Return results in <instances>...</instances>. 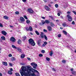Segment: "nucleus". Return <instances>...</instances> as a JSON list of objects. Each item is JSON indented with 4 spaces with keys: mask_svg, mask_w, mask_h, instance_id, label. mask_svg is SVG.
I'll return each mask as SVG.
<instances>
[{
    "mask_svg": "<svg viewBox=\"0 0 76 76\" xmlns=\"http://www.w3.org/2000/svg\"><path fill=\"white\" fill-rule=\"evenodd\" d=\"M28 41L29 42V43L32 46H35V42H34V39H29Z\"/></svg>",
    "mask_w": 76,
    "mask_h": 76,
    "instance_id": "obj_1",
    "label": "nucleus"
},
{
    "mask_svg": "<svg viewBox=\"0 0 76 76\" xmlns=\"http://www.w3.org/2000/svg\"><path fill=\"white\" fill-rule=\"evenodd\" d=\"M20 23H23V22H25V18L23 17H20Z\"/></svg>",
    "mask_w": 76,
    "mask_h": 76,
    "instance_id": "obj_2",
    "label": "nucleus"
},
{
    "mask_svg": "<svg viewBox=\"0 0 76 76\" xmlns=\"http://www.w3.org/2000/svg\"><path fill=\"white\" fill-rule=\"evenodd\" d=\"M67 17L68 18V20L69 22L72 21V18L70 16V15H67Z\"/></svg>",
    "mask_w": 76,
    "mask_h": 76,
    "instance_id": "obj_3",
    "label": "nucleus"
},
{
    "mask_svg": "<svg viewBox=\"0 0 76 76\" xmlns=\"http://www.w3.org/2000/svg\"><path fill=\"white\" fill-rule=\"evenodd\" d=\"M10 40L12 42H15L16 41V39L13 37H11L10 39Z\"/></svg>",
    "mask_w": 76,
    "mask_h": 76,
    "instance_id": "obj_4",
    "label": "nucleus"
},
{
    "mask_svg": "<svg viewBox=\"0 0 76 76\" xmlns=\"http://www.w3.org/2000/svg\"><path fill=\"white\" fill-rule=\"evenodd\" d=\"M28 12L30 13H34V11L32 10L31 9H29L28 10Z\"/></svg>",
    "mask_w": 76,
    "mask_h": 76,
    "instance_id": "obj_5",
    "label": "nucleus"
},
{
    "mask_svg": "<svg viewBox=\"0 0 76 76\" xmlns=\"http://www.w3.org/2000/svg\"><path fill=\"white\" fill-rule=\"evenodd\" d=\"M49 31H52V28L50 26H48L47 27Z\"/></svg>",
    "mask_w": 76,
    "mask_h": 76,
    "instance_id": "obj_6",
    "label": "nucleus"
},
{
    "mask_svg": "<svg viewBox=\"0 0 76 76\" xmlns=\"http://www.w3.org/2000/svg\"><path fill=\"white\" fill-rule=\"evenodd\" d=\"M45 8L48 11H50V8L47 6H45Z\"/></svg>",
    "mask_w": 76,
    "mask_h": 76,
    "instance_id": "obj_7",
    "label": "nucleus"
},
{
    "mask_svg": "<svg viewBox=\"0 0 76 76\" xmlns=\"http://www.w3.org/2000/svg\"><path fill=\"white\" fill-rule=\"evenodd\" d=\"M1 33L4 35H7V33L6 32V31H1Z\"/></svg>",
    "mask_w": 76,
    "mask_h": 76,
    "instance_id": "obj_8",
    "label": "nucleus"
},
{
    "mask_svg": "<svg viewBox=\"0 0 76 76\" xmlns=\"http://www.w3.org/2000/svg\"><path fill=\"white\" fill-rule=\"evenodd\" d=\"M2 64H3V65H4V66H7V62L3 61L2 62Z\"/></svg>",
    "mask_w": 76,
    "mask_h": 76,
    "instance_id": "obj_9",
    "label": "nucleus"
},
{
    "mask_svg": "<svg viewBox=\"0 0 76 76\" xmlns=\"http://www.w3.org/2000/svg\"><path fill=\"white\" fill-rule=\"evenodd\" d=\"M40 36H41V37L42 38H44V33L41 32L40 34Z\"/></svg>",
    "mask_w": 76,
    "mask_h": 76,
    "instance_id": "obj_10",
    "label": "nucleus"
},
{
    "mask_svg": "<svg viewBox=\"0 0 76 76\" xmlns=\"http://www.w3.org/2000/svg\"><path fill=\"white\" fill-rule=\"evenodd\" d=\"M45 23L48 24V23H50V21L48 20H45Z\"/></svg>",
    "mask_w": 76,
    "mask_h": 76,
    "instance_id": "obj_11",
    "label": "nucleus"
},
{
    "mask_svg": "<svg viewBox=\"0 0 76 76\" xmlns=\"http://www.w3.org/2000/svg\"><path fill=\"white\" fill-rule=\"evenodd\" d=\"M25 56L24 54H22L21 55V58H25Z\"/></svg>",
    "mask_w": 76,
    "mask_h": 76,
    "instance_id": "obj_12",
    "label": "nucleus"
},
{
    "mask_svg": "<svg viewBox=\"0 0 76 76\" xmlns=\"http://www.w3.org/2000/svg\"><path fill=\"white\" fill-rule=\"evenodd\" d=\"M17 49L18 51H19L20 53H22V52H21V49H20L18 47L17 48Z\"/></svg>",
    "mask_w": 76,
    "mask_h": 76,
    "instance_id": "obj_13",
    "label": "nucleus"
},
{
    "mask_svg": "<svg viewBox=\"0 0 76 76\" xmlns=\"http://www.w3.org/2000/svg\"><path fill=\"white\" fill-rule=\"evenodd\" d=\"M50 54V56H52L53 54V50H51Z\"/></svg>",
    "mask_w": 76,
    "mask_h": 76,
    "instance_id": "obj_14",
    "label": "nucleus"
},
{
    "mask_svg": "<svg viewBox=\"0 0 76 76\" xmlns=\"http://www.w3.org/2000/svg\"><path fill=\"white\" fill-rule=\"evenodd\" d=\"M35 33L37 35H39V33L37 31H35Z\"/></svg>",
    "mask_w": 76,
    "mask_h": 76,
    "instance_id": "obj_15",
    "label": "nucleus"
},
{
    "mask_svg": "<svg viewBox=\"0 0 76 76\" xmlns=\"http://www.w3.org/2000/svg\"><path fill=\"white\" fill-rule=\"evenodd\" d=\"M26 23L28 24H29L31 23V21L29 20H27L26 21Z\"/></svg>",
    "mask_w": 76,
    "mask_h": 76,
    "instance_id": "obj_16",
    "label": "nucleus"
},
{
    "mask_svg": "<svg viewBox=\"0 0 76 76\" xmlns=\"http://www.w3.org/2000/svg\"><path fill=\"white\" fill-rule=\"evenodd\" d=\"M1 38L2 40H4L5 39H6L5 38V37L4 36H2L1 37Z\"/></svg>",
    "mask_w": 76,
    "mask_h": 76,
    "instance_id": "obj_17",
    "label": "nucleus"
},
{
    "mask_svg": "<svg viewBox=\"0 0 76 76\" xmlns=\"http://www.w3.org/2000/svg\"><path fill=\"white\" fill-rule=\"evenodd\" d=\"M23 41H25L26 39V37L25 36H23Z\"/></svg>",
    "mask_w": 76,
    "mask_h": 76,
    "instance_id": "obj_18",
    "label": "nucleus"
},
{
    "mask_svg": "<svg viewBox=\"0 0 76 76\" xmlns=\"http://www.w3.org/2000/svg\"><path fill=\"white\" fill-rule=\"evenodd\" d=\"M76 72L75 71H72V75H76Z\"/></svg>",
    "mask_w": 76,
    "mask_h": 76,
    "instance_id": "obj_19",
    "label": "nucleus"
},
{
    "mask_svg": "<svg viewBox=\"0 0 76 76\" xmlns=\"http://www.w3.org/2000/svg\"><path fill=\"white\" fill-rule=\"evenodd\" d=\"M8 73L10 75H12V71H9L8 72Z\"/></svg>",
    "mask_w": 76,
    "mask_h": 76,
    "instance_id": "obj_20",
    "label": "nucleus"
},
{
    "mask_svg": "<svg viewBox=\"0 0 76 76\" xmlns=\"http://www.w3.org/2000/svg\"><path fill=\"white\" fill-rule=\"evenodd\" d=\"M4 19H7L9 18H8V17L7 16H4Z\"/></svg>",
    "mask_w": 76,
    "mask_h": 76,
    "instance_id": "obj_21",
    "label": "nucleus"
},
{
    "mask_svg": "<svg viewBox=\"0 0 76 76\" xmlns=\"http://www.w3.org/2000/svg\"><path fill=\"white\" fill-rule=\"evenodd\" d=\"M12 48H15V49H17V48L13 45H12Z\"/></svg>",
    "mask_w": 76,
    "mask_h": 76,
    "instance_id": "obj_22",
    "label": "nucleus"
},
{
    "mask_svg": "<svg viewBox=\"0 0 76 76\" xmlns=\"http://www.w3.org/2000/svg\"><path fill=\"white\" fill-rule=\"evenodd\" d=\"M50 24L51 26H52V27L54 26H55L54 23H53L52 22L50 23Z\"/></svg>",
    "mask_w": 76,
    "mask_h": 76,
    "instance_id": "obj_23",
    "label": "nucleus"
},
{
    "mask_svg": "<svg viewBox=\"0 0 76 76\" xmlns=\"http://www.w3.org/2000/svg\"><path fill=\"white\" fill-rule=\"evenodd\" d=\"M37 43L38 45H39V44H40V43H41V40H39L37 41Z\"/></svg>",
    "mask_w": 76,
    "mask_h": 76,
    "instance_id": "obj_24",
    "label": "nucleus"
},
{
    "mask_svg": "<svg viewBox=\"0 0 76 76\" xmlns=\"http://www.w3.org/2000/svg\"><path fill=\"white\" fill-rule=\"evenodd\" d=\"M62 25L63 26L65 27V26H66V23H62Z\"/></svg>",
    "mask_w": 76,
    "mask_h": 76,
    "instance_id": "obj_25",
    "label": "nucleus"
},
{
    "mask_svg": "<svg viewBox=\"0 0 76 76\" xmlns=\"http://www.w3.org/2000/svg\"><path fill=\"white\" fill-rule=\"evenodd\" d=\"M15 60V58L14 57H12L11 58V60L12 61H14V60Z\"/></svg>",
    "mask_w": 76,
    "mask_h": 76,
    "instance_id": "obj_26",
    "label": "nucleus"
},
{
    "mask_svg": "<svg viewBox=\"0 0 76 76\" xmlns=\"http://www.w3.org/2000/svg\"><path fill=\"white\" fill-rule=\"evenodd\" d=\"M20 43H21V40H20V39H19L18 41V44H20Z\"/></svg>",
    "mask_w": 76,
    "mask_h": 76,
    "instance_id": "obj_27",
    "label": "nucleus"
},
{
    "mask_svg": "<svg viewBox=\"0 0 76 76\" xmlns=\"http://www.w3.org/2000/svg\"><path fill=\"white\" fill-rule=\"evenodd\" d=\"M15 75L16 76H20V75H19V74L18 73H15Z\"/></svg>",
    "mask_w": 76,
    "mask_h": 76,
    "instance_id": "obj_28",
    "label": "nucleus"
},
{
    "mask_svg": "<svg viewBox=\"0 0 76 76\" xmlns=\"http://www.w3.org/2000/svg\"><path fill=\"white\" fill-rule=\"evenodd\" d=\"M63 32L65 34V35H67V32L66 31H63Z\"/></svg>",
    "mask_w": 76,
    "mask_h": 76,
    "instance_id": "obj_29",
    "label": "nucleus"
},
{
    "mask_svg": "<svg viewBox=\"0 0 76 76\" xmlns=\"http://www.w3.org/2000/svg\"><path fill=\"white\" fill-rule=\"evenodd\" d=\"M29 29L30 31H32V27L30 26L29 27Z\"/></svg>",
    "mask_w": 76,
    "mask_h": 76,
    "instance_id": "obj_30",
    "label": "nucleus"
},
{
    "mask_svg": "<svg viewBox=\"0 0 76 76\" xmlns=\"http://www.w3.org/2000/svg\"><path fill=\"white\" fill-rule=\"evenodd\" d=\"M16 15H19V12L18 11H16L15 12Z\"/></svg>",
    "mask_w": 76,
    "mask_h": 76,
    "instance_id": "obj_31",
    "label": "nucleus"
},
{
    "mask_svg": "<svg viewBox=\"0 0 76 76\" xmlns=\"http://www.w3.org/2000/svg\"><path fill=\"white\" fill-rule=\"evenodd\" d=\"M44 38H45V39L46 40H47V37L46 35H44Z\"/></svg>",
    "mask_w": 76,
    "mask_h": 76,
    "instance_id": "obj_32",
    "label": "nucleus"
},
{
    "mask_svg": "<svg viewBox=\"0 0 76 76\" xmlns=\"http://www.w3.org/2000/svg\"><path fill=\"white\" fill-rule=\"evenodd\" d=\"M26 31H28L29 29V28H28V27H26Z\"/></svg>",
    "mask_w": 76,
    "mask_h": 76,
    "instance_id": "obj_33",
    "label": "nucleus"
},
{
    "mask_svg": "<svg viewBox=\"0 0 76 76\" xmlns=\"http://www.w3.org/2000/svg\"><path fill=\"white\" fill-rule=\"evenodd\" d=\"M34 64H35V63L34 62L31 63V66H34Z\"/></svg>",
    "mask_w": 76,
    "mask_h": 76,
    "instance_id": "obj_34",
    "label": "nucleus"
},
{
    "mask_svg": "<svg viewBox=\"0 0 76 76\" xmlns=\"http://www.w3.org/2000/svg\"><path fill=\"white\" fill-rule=\"evenodd\" d=\"M55 6L56 8H58V4H56L55 5Z\"/></svg>",
    "mask_w": 76,
    "mask_h": 76,
    "instance_id": "obj_35",
    "label": "nucleus"
},
{
    "mask_svg": "<svg viewBox=\"0 0 76 76\" xmlns=\"http://www.w3.org/2000/svg\"><path fill=\"white\" fill-rule=\"evenodd\" d=\"M45 51L44 50H42L41 51V53H45Z\"/></svg>",
    "mask_w": 76,
    "mask_h": 76,
    "instance_id": "obj_36",
    "label": "nucleus"
},
{
    "mask_svg": "<svg viewBox=\"0 0 76 76\" xmlns=\"http://www.w3.org/2000/svg\"><path fill=\"white\" fill-rule=\"evenodd\" d=\"M39 56L40 57H42L43 56V55L41 54H39Z\"/></svg>",
    "mask_w": 76,
    "mask_h": 76,
    "instance_id": "obj_37",
    "label": "nucleus"
},
{
    "mask_svg": "<svg viewBox=\"0 0 76 76\" xmlns=\"http://www.w3.org/2000/svg\"><path fill=\"white\" fill-rule=\"evenodd\" d=\"M46 59H47V61H50V59L49 58L47 57L46 58Z\"/></svg>",
    "mask_w": 76,
    "mask_h": 76,
    "instance_id": "obj_38",
    "label": "nucleus"
},
{
    "mask_svg": "<svg viewBox=\"0 0 76 76\" xmlns=\"http://www.w3.org/2000/svg\"><path fill=\"white\" fill-rule=\"evenodd\" d=\"M66 61L65 60H63L62 61V63H66Z\"/></svg>",
    "mask_w": 76,
    "mask_h": 76,
    "instance_id": "obj_39",
    "label": "nucleus"
},
{
    "mask_svg": "<svg viewBox=\"0 0 76 76\" xmlns=\"http://www.w3.org/2000/svg\"><path fill=\"white\" fill-rule=\"evenodd\" d=\"M42 25H44V24L45 23V22H44V21L43 20H42Z\"/></svg>",
    "mask_w": 76,
    "mask_h": 76,
    "instance_id": "obj_40",
    "label": "nucleus"
},
{
    "mask_svg": "<svg viewBox=\"0 0 76 76\" xmlns=\"http://www.w3.org/2000/svg\"><path fill=\"white\" fill-rule=\"evenodd\" d=\"M43 31L44 32H47V30L45 29H44Z\"/></svg>",
    "mask_w": 76,
    "mask_h": 76,
    "instance_id": "obj_41",
    "label": "nucleus"
},
{
    "mask_svg": "<svg viewBox=\"0 0 76 76\" xmlns=\"http://www.w3.org/2000/svg\"><path fill=\"white\" fill-rule=\"evenodd\" d=\"M24 18L26 19H28V18H27V17H26V15H24Z\"/></svg>",
    "mask_w": 76,
    "mask_h": 76,
    "instance_id": "obj_42",
    "label": "nucleus"
},
{
    "mask_svg": "<svg viewBox=\"0 0 76 76\" xmlns=\"http://www.w3.org/2000/svg\"><path fill=\"white\" fill-rule=\"evenodd\" d=\"M61 13V12H60L59 13H58L57 14V15H58V16H60V13Z\"/></svg>",
    "mask_w": 76,
    "mask_h": 76,
    "instance_id": "obj_43",
    "label": "nucleus"
},
{
    "mask_svg": "<svg viewBox=\"0 0 76 76\" xmlns=\"http://www.w3.org/2000/svg\"><path fill=\"white\" fill-rule=\"evenodd\" d=\"M22 1L24 2V3H26V0H22Z\"/></svg>",
    "mask_w": 76,
    "mask_h": 76,
    "instance_id": "obj_44",
    "label": "nucleus"
},
{
    "mask_svg": "<svg viewBox=\"0 0 76 76\" xmlns=\"http://www.w3.org/2000/svg\"><path fill=\"white\" fill-rule=\"evenodd\" d=\"M52 70L53 71H54V72H56V69H54V68H52Z\"/></svg>",
    "mask_w": 76,
    "mask_h": 76,
    "instance_id": "obj_45",
    "label": "nucleus"
},
{
    "mask_svg": "<svg viewBox=\"0 0 76 76\" xmlns=\"http://www.w3.org/2000/svg\"><path fill=\"white\" fill-rule=\"evenodd\" d=\"M72 12H73V13H74V14L75 15H76V12H75V11H72Z\"/></svg>",
    "mask_w": 76,
    "mask_h": 76,
    "instance_id": "obj_46",
    "label": "nucleus"
},
{
    "mask_svg": "<svg viewBox=\"0 0 76 76\" xmlns=\"http://www.w3.org/2000/svg\"><path fill=\"white\" fill-rule=\"evenodd\" d=\"M58 37L59 38H60L61 37V34H59L58 35Z\"/></svg>",
    "mask_w": 76,
    "mask_h": 76,
    "instance_id": "obj_47",
    "label": "nucleus"
},
{
    "mask_svg": "<svg viewBox=\"0 0 76 76\" xmlns=\"http://www.w3.org/2000/svg\"><path fill=\"white\" fill-rule=\"evenodd\" d=\"M44 44L46 45L47 44V42H44Z\"/></svg>",
    "mask_w": 76,
    "mask_h": 76,
    "instance_id": "obj_48",
    "label": "nucleus"
},
{
    "mask_svg": "<svg viewBox=\"0 0 76 76\" xmlns=\"http://www.w3.org/2000/svg\"><path fill=\"white\" fill-rule=\"evenodd\" d=\"M72 25H75V21H73L72 23Z\"/></svg>",
    "mask_w": 76,
    "mask_h": 76,
    "instance_id": "obj_49",
    "label": "nucleus"
},
{
    "mask_svg": "<svg viewBox=\"0 0 76 76\" xmlns=\"http://www.w3.org/2000/svg\"><path fill=\"white\" fill-rule=\"evenodd\" d=\"M9 64L10 66H12V64L11 63H9Z\"/></svg>",
    "mask_w": 76,
    "mask_h": 76,
    "instance_id": "obj_50",
    "label": "nucleus"
},
{
    "mask_svg": "<svg viewBox=\"0 0 76 76\" xmlns=\"http://www.w3.org/2000/svg\"><path fill=\"white\" fill-rule=\"evenodd\" d=\"M41 18H42V19H45V18L44 17H42Z\"/></svg>",
    "mask_w": 76,
    "mask_h": 76,
    "instance_id": "obj_51",
    "label": "nucleus"
},
{
    "mask_svg": "<svg viewBox=\"0 0 76 76\" xmlns=\"http://www.w3.org/2000/svg\"><path fill=\"white\" fill-rule=\"evenodd\" d=\"M33 68H34V69H37V66H34L33 67Z\"/></svg>",
    "mask_w": 76,
    "mask_h": 76,
    "instance_id": "obj_52",
    "label": "nucleus"
},
{
    "mask_svg": "<svg viewBox=\"0 0 76 76\" xmlns=\"http://www.w3.org/2000/svg\"><path fill=\"white\" fill-rule=\"evenodd\" d=\"M0 27H3V25H2V24L1 23H0Z\"/></svg>",
    "mask_w": 76,
    "mask_h": 76,
    "instance_id": "obj_53",
    "label": "nucleus"
},
{
    "mask_svg": "<svg viewBox=\"0 0 76 76\" xmlns=\"http://www.w3.org/2000/svg\"><path fill=\"white\" fill-rule=\"evenodd\" d=\"M34 66L36 67H37V64H35V63H34Z\"/></svg>",
    "mask_w": 76,
    "mask_h": 76,
    "instance_id": "obj_54",
    "label": "nucleus"
},
{
    "mask_svg": "<svg viewBox=\"0 0 76 76\" xmlns=\"http://www.w3.org/2000/svg\"><path fill=\"white\" fill-rule=\"evenodd\" d=\"M12 54H10L9 55V57H12Z\"/></svg>",
    "mask_w": 76,
    "mask_h": 76,
    "instance_id": "obj_55",
    "label": "nucleus"
},
{
    "mask_svg": "<svg viewBox=\"0 0 76 76\" xmlns=\"http://www.w3.org/2000/svg\"><path fill=\"white\" fill-rule=\"evenodd\" d=\"M27 59H28V60H31V58H29L27 57Z\"/></svg>",
    "mask_w": 76,
    "mask_h": 76,
    "instance_id": "obj_56",
    "label": "nucleus"
},
{
    "mask_svg": "<svg viewBox=\"0 0 76 76\" xmlns=\"http://www.w3.org/2000/svg\"><path fill=\"white\" fill-rule=\"evenodd\" d=\"M45 45H45L44 44H42V47H45Z\"/></svg>",
    "mask_w": 76,
    "mask_h": 76,
    "instance_id": "obj_57",
    "label": "nucleus"
},
{
    "mask_svg": "<svg viewBox=\"0 0 76 76\" xmlns=\"http://www.w3.org/2000/svg\"><path fill=\"white\" fill-rule=\"evenodd\" d=\"M20 64H21V65H22L23 66L24 65V64H23L22 63H21Z\"/></svg>",
    "mask_w": 76,
    "mask_h": 76,
    "instance_id": "obj_58",
    "label": "nucleus"
},
{
    "mask_svg": "<svg viewBox=\"0 0 76 76\" xmlns=\"http://www.w3.org/2000/svg\"><path fill=\"white\" fill-rule=\"evenodd\" d=\"M67 14H70V12L69 11H68L67 12Z\"/></svg>",
    "mask_w": 76,
    "mask_h": 76,
    "instance_id": "obj_59",
    "label": "nucleus"
},
{
    "mask_svg": "<svg viewBox=\"0 0 76 76\" xmlns=\"http://www.w3.org/2000/svg\"><path fill=\"white\" fill-rule=\"evenodd\" d=\"M43 1L45 3H46V2H47V0H43Z\"/></svg>",
    "mask_w": 76,
    "mask_h": 76,
    "instance_id": "obj_60",
    "label": "nucleus"
},
{
    "mask_svg": "<svg viewBox=\"0 0 76 76\" xmlns=\"http://www.w3.org/2000/svg\"><path fill=\"white\" fill-rule=\"evenodd\" d=\"M10 70L11 71H13V69H12V68H11L10 69Z\"/></svg>",
    "mask_w": 76,
    "mask_h": 76,
    "instance_id": "obj_61",
    "label": "nucleus"
},
{
    "mask_svg": "<svg viewBox=\"0 0 76 76\" xmlns=\"http://www.w3.org/2000/svg\"><path fill=\"white\" fill-rule=\"evenodd\" d=\"M71 71H72V72H73V69L72 68L71 69Z\"/></svg>",
    "mask_w": 76,
    "mask_h": 76,
    "instance_id": "obj_62",
    "label": "nucleus"
},
{
    "mask_svg": "<svg viewBox=\"0 0 76 76\" xmlns=\"http://www.w3.org/2000/svg\"><path fill=\"white\" fill-rule=\"evenodd\" d=\"M0 76H2V74L0 72Z\"/></svg>",
    "mask_w": 76,
    "mask_h": 76,
    "instance_id": "obj_63",
    "label": "nucleus"
},
{
    "mask_svg": "<svg viewBox=\"0 0 76 76\" xmlns=\"http://www.w3.org/2000/svg\"><path fill=\"white\" fill-rule=\"evenodd\" d=\"M50 18H53V17L51 16H49Z\"/></svg>",
    "mask_w": 76,
    "mask_h": 76,
    "instance_id": "obj_64",
    "label": "nucleus"
}]
</instances>
